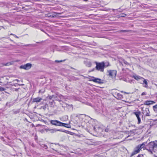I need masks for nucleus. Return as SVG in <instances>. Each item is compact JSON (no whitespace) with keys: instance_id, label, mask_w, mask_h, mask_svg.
Wrapping results in <instances>:
<instances>
[{"instance_id":"nucleus-10","label":"nucleus","mask_w":157,"mask_h":157,"mask_svg":"<svg viewBox=\"0 0 157 157\" xmlns=\"http://www.w3.org/2000/svg\"><path fill=\"white\" fill-rule=\"evenodd\" d=\"M92 79H91L90 80V81H92L94 82L98 83H100L101 82V79L97 78H95L94 77H92Z\"/></svg>"},{"instance_id":"nucleus-8","label":"nucleus","mask_w":157,"mask_h":157,"mask_svg":"<svg viewBox=\"0 0 157 157\" xmlns=\"http://www.w3.org/2000/svg\"><path fill=\"white\" fill-rule=\"evenodd\" d=\"M143 113L146 116H150L149 110L148 108H145V109H142Z\"/></svg>"},{"instance_id":"nucleus-16","label":"nucleus","mask_w":157,"mask_h":157,"mask_svg":"<svg viewBox=\"0 0 157 157\" xmlns=\"http://www.w3.org/2000/svg\"><path fill=\"white\" fill-rule=\"evenodd\" d=\"M58 131H61V130L59 129L57 130L56 129H51V130H50V132L52 133H54L55 132H56Z\"/></svg>"},{"instance_id":"nucleus-38","label":"nucleus","mask_w":157,"mask_h":157,"mask_svg":"<svg viewBox=\"0 0 157 157\" xmlns=\"http://www.w3.org/2000/svg\"><path fill=\"white\" fill-rule=\"evenodd\" d=\"M95 127H94V129H95Z\"/></svg>"},{"instance_id":"nucleus-12","label":"nucleus","mask_w":157,"mask_h":157,"mask_svg":"<svg viewBox=\"0 0 157 157\" xmlns=\"http://www.w3.org/2000/svg\"><path fill=\"white\" fill-rule=\"evenodd\" d=\"M42 100V99L41 98L37 97L33 99V102H40Z\"/></svg>"},{"instance_id":"nucleus-7","label":"nucleus","mask_w":157,"mask_h":157,"mask_svg":"<svg viewBox=\"0 0 157 157\" xmlns=\"http://www.w3.org/2000/svg\"><path fill=\"white\" fill-rule=\"evenodd\" d=\"M58 97L60 98V99H63L64 98V97L63 96L60 95L56 94L55 95H52V96H48V98L49 99H52L53 98H56V97L57 98Z\"/></svg>"},{"instance_id":"nucleus-30","label":"nucleus","mask_w":157,"mask_h":157,"mask_svg":"<svg viewBox=\"0 0 157 157\" xmlns=\"http://www.w3.org/2000/svg\"><path fill=\"white\" fill-rule=\"evenodd\" d=\"M10 35H13L14 36H15V37L16 38H18V37L17 36H16V35H14V34H13L11 33V34H10Z\"/></svg>"},{"instance_id":"nucleus-29","label":"nucleus","mask_w":157,"mask_h":157,"mask_svg":"<svg viewBox=\"0 0 157 157\" xmlns=\"http://www.w3.org/2000/svg\"><path fill=\"white\" fill-rule=\"evenodd\" d=\"M109 129L108 128H107L106 129H105V131L107 132H109Z\"/></svg>"},{"instance_id":"nucleus-22","label":"nucleus","mask_w":157,"mask_h":157,"mask_svg":"<svg viewBox=\"0 0 157 157\" xmlns=\"http://www.w3.org/2000/svg\"><path fill=\"white\" fill-rule=\"evenodd\" d=\"M59 98H60L59 97H58L57 98H56H56H54L55 100H57V101H59V102H60L61 101V100H60L59 99Z\"/></svg>"},{"instance_id":"nucleus-20","label":"nucleus","mask_w":157,"mask_h":157,"mask_svg":"<svg viewBox=\"0 0 157 157\" xmlns=\"http://www.w3.org/2000/svg\"><path fill=\"white\" fill-rule=\"evenodd\" d=\"M10 103L7 102L6 104V105L9 107H10V106H12L13 103H11V104H10Z\"/></svg>"},{"instance_id":"nucleus-33","label":"nucleus","mask_w":157,"mask_h":157,"mask_svg":"<svg viewBox=\"0 0 157 157\" xmlns=\"http://www.w3.org/2000/svg\"><path fill=\"white\" fill-rule=\"evenodd\" d=\"M62 61V60H61V61H58V60H56L55 61V62H61Z\"/></svg>"},{"instance_id":"nucleus-28","label":"nucleus","mask_w":157,"mask_h":157,"mask_svg":"<svg viewBox=\"0 0 157 157\" xmlns=\"http://www.w3.org/2000/svg\"><path fill=\"white\" fill-rule=\"evenodd\" d=\"M19 112V111H13V113L14 114H17Z\"/></svg>"},{"instance_id":"nucleus-11","label":"nucleus","mask_w":157,"mask_h":157,"mask_svg":"<svg viewBox=\"0 0 157 157\" xmlns=\"http://www.w3.org/2000/svg\"><path fill=\"white\" fill-rule=\"evenodd\" d=\"M154 103H155V102L151 101H145L144 103V105H149L153 104Z\"/></svg>"},{"instance_id":"nucleus-32","label":"nucleus","mask_w":157,"mask_h":157,"mask_svg":"<svg viewBox=\"0 0 157 157\" xmlns=\"http://www.w3.org/2000/svg\"><path fill=\"white\" fill-rule=\"evenodd\" d=\"M91 65V64L90 63H89L88 65V67H90Z\"/></svg>"},{"instance_id":"nucleus-23","label":"nucleus","mask_w":157,"mask_h":157,"mask_svg":"<svg viewBox=\"0 0 157 157\" xmlns=\"http://www.w3.org/2000/svg\"><path fill=\"white\" fill-rule=\"evenodd\" d=\"M123 63L126 65H129V63L126 61L124 60L123 61Z\"/></svg>"},{"instance_id":"nucleus-26","label":"nucleus","mask_w":157,"mask_h":157,"mask_svg":"<svg viewBox=\"0 0 157 157\" xmlns=\"http://www.w3.org/2000/svg\"><path fill=\"white\" fill-rule=\"evenodd\" d=\"M51 130V129H49V128H46L45 130L47 132L48 131H50V130Z\"/></svg>"},{"instance_id":"nucleus-34","label":"nucleus","mask_w":157,"mask_h":157,"mask_svg":"<svg viewBox=\"0 0 157 157\" xmlns=\"http://www.w3.org/2000/svg\"><path fill=\"white\" fill-rule=\"evenodd\" d=\"M121 31L123 32H126L127 31L126 30H122Z\"/></svg>"},{"instance_id":"nucleus-36","label":"nucleus","mask_w":157,"mask_h":157,"mask_svg":"<svg viewBox=\"0 0 157 157\" xmlns=\"http://www.w3.org/2000/svg\"><path fill=\"white\" fill-rule=\"evenodd\" d=\"M15 81H17V82H18L19 80H18V79H16V80H15Z\"/></svg>"},{"instance_id":"nucleus-3","label":"nucleus","mask_w":157,"mask_h":157,"mask_svg":"<svg viewBox=\"0 0 157 157\" xmlns=\"http://www.w3.org/2000/svg\"><path fill=\"white\" fill-rule=\"evenodd\" d=\"M148 145L151 150H153L155 148H157V141L155 140L150 142L149 144Z\"/></svg>"},{"instance_id":"nucleus-25","label":"nucleus","mask_w":157,"mask_h":157,"mask_svg":"<svg viewBox=\"0 0 157 157\" xmlns=\"http://www.w3.org/2000/svg\"><path fill=\"white\" fill-rule=\"evenodd\" d=\"M126 16V14L124 13H122L121 16H120L121 17H124Z\"/></svg>"},{"instance_id":"nucleus-2","label":"nucleus","mask_w":157,"mask_h":157,"mask_svg":"<svg viewBox=\"0 0 157 157\" xmlns=\"http://www.w3.org/2000/svg\"><path fill=\"white\" fill-rule=\"evenodd\" d=\"M96 66L95 68L96 69L101 72H103L104 69V62L101 63L95 62Z\"/></svg>"},{"instance_id":"nucleus-21","label":"nucleus","mask_w":157,"mask_h":157,"mask_svg":"<svg viewBox=\"0 0 157 157\" xmlns=\"http://www.w3.org/2000/svg\"><path fill=\"white\" fill-rule=\"evenodd\" d=\"M66 107H67L69 108H72V105H69L68 104H66Z\"/></svg>"},{"instance_id":"nucleus-15","label":"nucleus","mask_w":157,"mask_h":157,"mask_svg":"<svg viewBox=\"0 0 157 157\" xmlns=\"http://www.w3.org/2000/svg\"><path fill=\"white\" fill-rule=\"evenodd\" d=\"M63 126H64L66 127L69 128H71V125L69 124H67L63 123Z\"/></svg>"},{"instance_id":"nucleus-5","label":"nucleus","mask_w":157,"mask_h":157,"mask_svg":"<svg viewBox=\"0 0 157 157\" xmlns=\"http://www.w3.org/2000/svg\"><path fill=\"white\" fill-rule=\"evenodd\" d=\"M32 67V64L30 63H27L25 65L20 66V68L25 70H28L30 69Z\"/></svg>"},{"instance_id":"nucleus-14","label":"nucleus","mask_w":157,"mask_h":157,"mask_svg":"<svg viewBox=\"0 0 157 157\" xmlns=\"http://www.w3.org/2000/svg\"><path fill=\"white\" fill-rule=\"evenodd\" d=\"M142 79H143V84L144 83L145 84V86H144V87L146 88H147L148 86L147 82L146 81V80L145 79H144L143 78Z\"/></svg>"},{"instance_id":"nucleus-6","label":"nucleus","mask_w":157,"mask_h":157,"mask_svg":"<svg viewBox=\"0 0 157 157\" xmlns=\"http://www.w3.org/2000/svg\"><path fill=\"white\" fill-rule=\"evenodd\" d=\"M109 73V75L111 76L113 78H115L117 74V71L116 70H112L108 71Z\"/></svg>"},{"instance_id":"nucleus-4","label":"nucleus","mask_w":157,"mask_h":157,"mask_svg":"<svg viewBox=\"0 0 157 157\" xmlns=\"http://www.w3.org/2000/svg\"><path fill=\"white\" fill-rule=\"evenodd\" d=\"M50 122L52 124L57 126H63V124H64L63 123L56 120H51L50 121Z\"/></svg>"},{"instance_id":"nucleus-39","label":"nucleus","mask_w":157,"mask_h":157,"mask_svg":"<svg viewBox=\"0 0 157 157\" xmlns=\"http://www.w3.org/2000/svg\"><path fill=\"white\" fill-rule=\"evenodd\" d=\"M155 157H157V156H155Z\"/></svg>"},{"instance_id":"nucleus-19","label":"nucleus","mask_w":157,"mask_h":157,"mask_svg":"<svg viewBox=\"0 0 157 157\" xmlns=\"http://www.w3.org/2000/svg\"><path fill=\"white\" fill-rule=\"evenodd\" d=\"M117 97L121 99L123 98V96H122V95L120 93H117Z\"/></svg>"},{"instance_id":"nucleus-9","label":"nucleus","mask_w":157,"mask_h":157,"mask_svg":"<svg viewBox=\"0 0 157 157\" xmlns=\"http://www.w3.org/2000/svg\"><path fill=\"white\" fill-rule=\"evenodd\" d=\"M133 113L135 114L137 117L138 120V124H139L141 121L140 118V116L141 114L140 112H135Z\"/></svg>"},{"instance_id":"nucleus-18","label":"nucleus","mask_w":157,"mask_h":157,"mask_svg":"<svg viewBox=\"0 0 157 157\" xmlns=\"http://www.w3.org/2000/svg\"><path fill=\"white\" fill-rule=\"evenodd\" d=\"M153 108L154 111L155 112H157V105H156L155 106H153Z\"/></svg>"},{"instance_id":"nucleus-1","label":"nucleus","mask_w":157,"mask_h":157,"mask_svg":"<svg viewBox=\"0 0 157 157\" xmlns=\"http://www.w3.org/2000/svg\"><path fill=\"white\" fill-rule=\"evenodd\" d=\"M145 146V143H144L142 144L138 145L134 148V151L132 152L131 155L132 156H133L139 153L140 150L142 148H144Z\"/></svg>"},{"instance_id":"nucleus-17","label":"nucleus","mask_w":157,"mask_h":157,"mask_svg":"<svg viewBox=\"0 0 157 157\" xmlns=\"http://www.w3.org/2000/svg\"><path fill=\"white\" fill-rule=\"evenodd\" d=\"M104 68L105 67H107L109 66L110 65H109V62H104Z\"/></svg>"},{"instance_id":"nucleus-13","label":"nucleus","mask_w":157,"mask_h":157,"mask_svg":"<svg viewBox=\"0 0 157 157\" xmlns=\"http://www.w3.org/2000/svg\"><path fill=\"white\" fill-rule=\"evenodd\" d=\"M133 77L136 80H138L139 79H142L143 78L138 76L135 75L133 76Z\"/></svg>"},{"instance_id":"nucleus-31","label":"nucleus","mask_w":157,"mask_h":157,"mask_svg":"<svg viewBox=\"0 0 157 157\" xmlns=\"http://www.w3.org/2000/svg\"><path fill=\"white\" fill-rule=\"evenodd\" d=\"M146 94V93L145 92H144L142 93L141 95L143 96V95H145Z\"/></svg>"},{"instance_id":"nucleus-24","label":"nucleus","mask_w":157,"mask_h":157,"mask_svg":"<svg viewBox=\"0 0 157 157\" xmlns=\"http://www.w3.org/2000/svg\"><path fill=\"white\" fill-rule=\"evenodd\" d=\"M5 90V89L4 88L2 87H0V91H4Z\"/></svg>"},{"instance_id":"nucleus-37","label":"nucleus","mask_w":157,"mask_h":157,"mask_svg":"<svg viewBox=\"0 0 157 157\" xmlns=\"http://www.w3.org/2000/svg\"><path fill=\"white\" fill-rule=\"evenodd\" d=\"M8 63H7L6 64H5V65H6V66H7V65H8Z\"/></svg>"},{"instance_id":"nucleus-27","label":"nucleus","mask_w":157,"mask_h":157,"mask_svg":"<svg viewBox=\"0 0 157 157\" xmlns=\"http://www.w3.org/2000/svg\"><path fill=\"white\" fill-rule=\"evenodd\" d=\"M137 157H144V156L143 155H138Z\"/></svg>"},{"instance_id":"nucleus-35","label":"nucleus","mask_w":157,"mask_h":157,"mask_svg":"<svg viewBox=\"0 0 157 157\" xmlns=\"http://www.w3.org/2000/svg\"><path fill=\"white\" fill-rule=\"evenodd\" d=\"M49 17H55V16H51H51H49Z\"/></svg>"}]
</instances>
